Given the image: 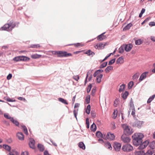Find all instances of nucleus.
<instances>
[{
	"label": "nucleus",
	"instance_id": "36",
	"mask_svg": "<svg viewBox=\"0 0 155 155\" xmlns=\"http://www.w3.org/2000/svg\"><path fill=\"white\" fill-rule=\"evenodd\" d=\"M11 121L16 126L19 127V123L17 120H15L13 118Z\"/></svg>",
	"mask_w": 155,
	"mask_h": 155
},
{
	"label": "nucleus",
	"instance_id": "30",
	"mask_svg": "<svg viewBox=\"0 0 155 155\" xmlns=\"http://www.w3.org/2000/svg\"><path fill=\"white\" fill-rule=\"evenodd\" d=\"M97 126L95 124L93 123V124L91 125L90 127V129L91 130L94 132L95 131L97 130Z\"/></svg>",
	"mask_w": 155,
	"mask_h": 155
},
{
	"label": "nucleus",
	"instance_id": "32",
	"mask_svg": "<svg viewBox=\"0 0 155 155\" xmlns=\"http://www.w3.org/2000/svg\"><path fill=\"white\" fill-rule=\"evenodd\" d=\"M148 147L152 149H155V140L151 142L149 145Z\"/></svg>",
	"mask_w": 155,
	"mask_h": 155
},
{
	"label": "nucleus",
	"instance_id": "14",
	"mask_svg": "<svg viewBox=\"0 0 155 155\" xmlns=\"http://www.w3.org/2000/svg\"><path fill=\"white\" fill-rule=\"evenodd\" d=\"M96 136L98 138H103L104 140H106V137H104L103 134L100 131H97L96 133Z\"/></svg>",
	"mask_w": 155,
	"mask_h": 155
},
{
	"label": "nucleus",
	"instance_id": "29",
	"mask_svg": "<svg viewBox=\"0 0 155 155\" xmlns=\"http://www.w3.org/2000/svg\"><path fill=\"white\" fill-rule=\"evenodd\" d=\"M113 69V67L112 66L109 65L107 66L105 70V71L106 73H108L110 71L112 70Z\"/></svg>",
	"mask_w": 155,
	"mask_h": 155
},
{
	"label": "nucleus",
	"instance_id": "31",
	"mask_svg": "<svg viewBox=\"0 0 155 155\" xmlns=\"http://www.w3.org/2000/svg\"><path fill=\"white\" fill-rule=\"evenodd\" d=\"M4 116L5 118L7 119H9L10 121L12 120V119L13 118V117H11L9 115L8 113H5L4 114Z\"/></svg>",
	"mask_w": 155,
	"mask_h": 155
},
{
	"label": "nucleus",
	"instance_id": "11",
	"mask_svg": "<svg viewBox=\"0 0 155 155\" xmlns=\"http://www.w3.org/2000/svg\"><path fill=\"white\" fill-rule=\"evenodd\" d=\"M84 54H87L88 56L92 57L95 54V53L94 52L91 51V49H88L84 52Z\"/></svg>",
	"mask_w": 155,
	"mask_h": 155
},
{
	"label": "nucleus",
	"instance_id": "49",
	"mask_svg": "<svg viewBox=\"0 0 155 155\" xmlns=\"http://www.w3.org/2000/svg\"><path fill=\"white\" fill-rule=\"evenodd\" d=\"M141 143L143 145H146L147 147L149 144H150V141L149 139H147V140L144 141L143 142V141L142 140V142Z\"/></svg>",
	"mask_w": 155,
	"mask_h": 155
},
{
	"label": "nucleus",
	"instance_id": "54",
	"mask_svg": "<svg viewBox=\"0 0 155 155\" xmlns=\"http://www.w3.org/2000/svg\"><path fill=\"white\" fill-rule=\"evenodd\" d=\"M127 144L123 145L122 146V149L124 152H127Z\"/></svg>",
	"mask_w": 155,
	"mask_h": 155
},
{
	"label": "nucleus",
	"instance_id": "53",
	"mask_svg": "<svg viewBox=\"0 0 155 155\" xmlns=\"http://www.w3.org/2000/svg\"><path fill=\"white\" fill-rule=\"evenodd\" d=\"M139 73H136L132 76L133 80L137 79L139 77Z\"/></svg>",
	"mask_w": 155,
	"mask_h": 155
},
{
	"label": "nucleus",
	"instance_id": "37",
	"mask_svg": "<svg viewBox=\"0 0 155 155\" xmlns=\"http://www.w3.org/2000/svg\"><path fill=\"white\" fill-rule=\"evenodd\" d=\"M134 84V81H130L128 84V88L130 90L132 88V87H133Z\"/></svg>",
	"mask_w": 155,
	"mask_h": 155
},
{
	"label": "nucleus",
	"instance_id": "5",
	"mask_svg": "<svg viewBox=\"0 0 155 155\" xmlns=\"http://www.w3.org/2000/svg\"><path fill=\"white\" fill-rule=\"evenodd\" d=\"M130 128L131 127L127 126V127L125 128L126 130L123 131V134L127 136L130 135L133 132V131H132L133 129H131V130H130Z\"/></svg>",
	"mask_w": 155,
	"mask_h": 155
},
{
	"label": "nucleus",
	"instance_id": "17",
	"mask_svg": "<svg viewBox=\"0 0 155 155\" xmlns=\"http://www.w3.org/2000/svg\"><path fill=\"white\" fill-rule=\"evenodd\" d=\"M129 94V92L127 91H125L124 93L121 94V97L123 100H126Z\"/></svg>",
	"mask_w": 155,
	"mask_h": 155
},
{
	"label": "nucleus",
	"instance_id": "28",
	"mask_svg": "<svg viewBox=\"0 0 155 155\" xmlns=\"http://www.w3.org/2000/svg\"><path fill=\"white\" fill-rule=\"evenodd\" d=\"M124 44L122 45L119 48L118 52L120 54L123 53L125 51V47Z\"/></svg>",
	"mask_w": 155,
	"mask_h": 155
},
{
	"label": "nucleus",
	"instance_id": "4",
	"mask_svg": "<svg viewBox=\"0 0 155 155\" xmlns=\"http://www.w3.org/2000/svg\"><path fill=\"white\" fill-rule=\"evenodd\" d=\"M121 146V144L120 143L117 141H114L113 145L114 149L117 152H119L120 151Z\"/></svg>",
	"mask_w": 155,
	"mask_h": 155
},
{
	"label": "nucleus",
	"instance_id": "19",
	"mask_svg": "<svg viewBox=\"0 0 155 155\" xmlns=\"http://www.w3.org/2000/svg\"><path fill=\"white\" fill-rule=\"evenodd\" d=\"M3 147L5 150H8L9 152L11 151V147L7 144H4L3 145Z\"/></svg>",
	"mask_w": 155,
	"mask_h": 155
},
{
	"label": "nucleus",
	"instance_id": "55",
	"mask_svg": "<svg viewBox=\"0 0 155 155\" xmlns=\"http://www.w3.org/2000/svg\"><path fill=\"white\" fill-rule=\"evenodd\" d=\"M72 55L71 53H68L67 51H65L64 57L71 56Z\"/></svg>",
	"mask_w": 155,
	"mask_h": 155
},
{
	"label": "nucleus",
	"instance_id": "13",
	"mask_svg": "<svg viewBox=\"0 0 155 155\" xmlns=\"http://www.w3.org/2000/svg\"><path fill=\"white\" fill-rule=\"evenodd\" d=\"M103 43L102 42L97 43L96 45L94 46V48L96 49H102L104 48L103 47Z\"/></svg>",
	"mask_w": 155,
	"mask_h": 155
},
{
	"label": "nucleus",
	"instance_id": "22",
	"mask_svg": "<svg viewBox=\"0 0 155 155\" xmlns=\"http://www.w3.org/2000/svg\"><path fill=\"white\" fill-rule=\"evenodd\" d=\"M65 51H58L57 57L60 58L64 57Z\"/></svg>",
	"mask_w": 155,
	"mask_h": 155
},
{
	"label": "nucleus",
	"instance_id": "63",
	"mask_svg": "<svg viewBox=\"0 0 155 155\" xmlns=\"http://www.w3.org/2000/svg\"><path fill=\"white\" fill-rule=\"evenodd\" d=\"M135 155H145L144 154V155H142L141 153V151H136L134 153Z\"/></svg>",
	"mask_w": 155,
	"mask_h": 155
},
{
	"label": "nucleus",
	"instance_id": "50",
	"mask_svg": "<svg viewBox=\"0 0 155 155\" xmlns=\"http://www.w3.org/2000/svg\"><path fill=\"white\" fill-rule=\"evenodd\" d=\"M86 127L88 129L90 127V123L89 118L87 117L86 119Z\"/></svg>",
	"mask_w": 155,
	"mask_h": 155
},
{
	"label": "nucleus",
	"instance_id": "46",
	"mask_svg": "<svg viewBox=\"0 0 155 155\" xmlns=\"http://www.w3.org/2000/svg\"><path fill=\"white\" fill-rule=\"evenodd\" d=\"M6 101L8 102H14L16 101H17L15 99H13L9 97H7L6 98Z\"/></svg>",
	"mask_w": 155,
	"mask_h": 155
},
{
	"label": "nucleus",
	"instance_id": "40",
	"mask_svg": "<svg viewBox=\"0 0 155 155\" xmlns=\"http://www.w3.org/2000/svg\"><path fill=\"white\" fill-rule=\"evenodd\" d=\"M21 55L16 56L13 59V60L16 62L21 61Z\"/></svg>",
	"mask_w": 155,
	"mask_h": 155
},
{
	"label": "nucleus",
	"instance_id": "51",
	"mask_svg": "<svg viewBox=\"0 0 155 155\" xmlns=\"http://www.w3.org/2000/svg\"><path fill=\"white\" fill-rule=\"evenodd\" d=\"M91 114L93 118H94L96 117V114L94 110H92L91 112Z\"/></svg>",
	"mask_w": 155,
	"mask_h": 155
},
{
	"label": "nucleus",
	"instance_id": "3",
	"mask_svg": "<svg viewBox=\"0 0 155 155\" xmlns=\"http://www.w3.org/2000/svg\"><path fill=\"white\" fill-rule=\"evenodd\" d=\"M144 123L143 121H140L137 119L132 124V126L133 127H137L138 128H140L142 127V125Z\"/></svg>",
	"mask_w": 155,
	"mask_h": 155
},
{
	"label": "nucleus",
	"instance_id": "58",
	"mask_svg": "<svg viewBox=\"0 0 155 155\" xmlns=\"http://www.w3.org/2000/svg\"><path fill=\"white\" fill-rule=\"evenodd\" d=\"M132 112L131 114L134 117L135 116V107L132 108Z\"/></svg>",
	"mask_w": 155,
	"mask_h": 155
},
{
	"label": "nucleus",
	"instance_id": "7",
	"mask_svg": "<svg viewBox=\"0 0 155 155\" xmlns=\"http://www.w3.org/2000/svg\"><path fill=\"white\" fill-rule=\"evenodd\" d=\"M148 71H145L143 73L140 75L138 83L140 82L141 81L145 79L147 77V76L148 74Z\"/></svg>",
	"mask_w": 155,
	"mask_h": 155
},
{
	"label": "nucleus",
	"instance_id": "52",
	"mask_svg": "<svg viewBox=\"0 0 155 155\" xmlns=\"http://www.w3.org/2000/svg\"><path fill=\"white\" fill-rule=\"evenodd\" d=\"M129 106H130V108H131V107H132V108L135 107L134 104V102L132 100V98H131L130 102L129 104Z\"/></svg>",
	"mask_w": 155,
	"mask_h": 155
},
{
	"label": "nucleus",
	"instance_id": "12",
	"mask_svg": "<svg viewBox=\"0 0 155 155\" xmlns=\"http://www.w3.org/2000/svg\"><path fill=\"white\" fill-rule=\"evenodd\" d=\"M104 146L105 147L110 150H112V149L111 143L108 141H105Z\"/></svg>",
	"mask_w": 155,
	"mask_h": 155
},
{
	"label": "nucleus",
	"instance_id": "56",
	"mask_svg": "<svg viewBox=\"0 0 155 155\" xmlns=\"http://www.w3.org/2000/svg\"><path fill=\"white\" fill-rule=\"evenodd\" d=\"M17 137H18V139L20 140H24L25 136H21L19 135L18 134H17Z\"/></svg>",
	"mask_w": 155,
	"mask_h": 155
},
{
	"label": "nucleus",
	"instance_id": "26",
	"mask_svg": "<svg viewBox=\"0 0 155 155\" xmlns=\"http://www.w3.org/2000/svg\"><path fill=\"white\" fill-rule=\"evenodd\" d=\"M78 146L80 148L83 150H84L85 149V146L83 142H79L78 143Z\"/></svg>",
	"mask_w": 155,
	"mask_h": 155
},
{
	"label": "nucleus",
	"instance_id": "10",
	"mask_svg": "<svg viewBox=\"0 0 155 155\" xmlns=\"http://www.w3.org/2000/svg\"><path fill=\"white\" fill-rule=\"evenodd\" d=\"M121 140L123 141L124 143H128L130 142L131 139L129 137H124V134H123L121 137Z\"/></svg>",
	"mask_w": 155,
	"mask_h": 155
},
{
	"label": "nucleus",
	"instance_id": "61",
	"mask_svg": "<svg viewBox=\"0 0 155 155\" xmlns=\"http://www.w3.org/2000/svg\"><path fill=\"white\" fill-rule=\"evenodd\" d=\"M110 54H108L105 57V58L103 60H102L101 61V62H103L104 61H105V60H106L108 58H109L110 57Z\"/></svg>",
	"mask_w": 155,
	"mask_h": 155
},
{
	"label": "nucleus",
	"instance_id": "23",
	"mask_svg": "<svg viewBox=\"0 0 155 155\" xmlns=\"http://www.w3.org/2000/svg\"><path fill=\"white\" fill-rule=\"evenodd\" d=\"M124 61V58L121 56L118 58L116 61V64H118L119 63H122Z\"/></svg>",
	"mask_w": 155,
	"mask_h": 155
},
{
	"label": "nucleus",
	"instance_id": "33",
	"mask_svg": "<svg viewBox=\"0 0 155 155\" xmlns=\"http://www.w3.org/2000/svg\"><path fill=\"white\" fill-rule=\"evenodd\" d=\"M21 127H22V130L24 131L25 134L27 135H28V131L25 125H21Z\"/></svg>",
	"mask_w": 155,
	"mask_h": 155
},
{
	"label": "nucleus",
	"instance_id": "27",
	"mask_svg": "<svg viewBox=\"0 0 155 155\" xmlns=\"http://www.w3.org/2000/svg\"><path fill=\"white\" fill-rule=\"evenodd\" d=\"M42 55L41 54H32L31 55V58L34 59H36L40 58Z\"/></svg>",
	"mask_w": 155,
	"mask_h": 155
},
{
	"label": "nucleus",
	"instance_id": "18",
	"mask_svg": "<svg viewBox=\"0 0 155 155\" xmlns=\"http://www.w3.org/2000/svg\"><path fill=\"white\" fill-rule=\"evenodd\" d=\"M21 61L27 62L28 61L30 60V58L24 55H21Z\"/></svg>",
	"mask_w": 155,
	"mask_h": 155
},
{
	"label": "nucleus",
	"instance_id": "41",
	"mask_svg": "<svg viewBox=\"0 0 155 155\" xmlns=\"http://www.w3.org/2000/svg\"><path fill=\"white\" fill-rule=\"evenodd\" d=\"M91 95H87L86 97L85 102L86 103L88 104L90 102Z\"/></svg>",
	"mask_w": 155,
	"mask_h": 155
},
{
	"label": "nucleus",
	"instance_id": "21",
	"mask_svg": "<svg viewBox=\"0 0 155 155\" xmlns=\"http://www.w3.org/2000/svg\"><path fill=\"white\" fill-rule=\"evenodd\" d=\"M133 26V24L131 22L128 24L123 28V31H126L129 29L130 27Z\"/></svg>",
	"mask_w": 155,
	"mask_h": 155
},
{
	"label": "nucleus",
	"instance_id": "48",
	"mask_svg": "<svg viewBox=\"0 0 155 155\" xmlns=\"http://www.w3.org/2000/svg\"><path fill=\"white\" fill-rule=\"evenodd\" d=\"M116 58H114L109 61L108 62V64L111 65L114 64L115 62Z\"/></svg>",
	"mask_w": 155,
	"mask_h": 155
},
{
	"label": "nucleus",
	"instance_id": "35",
	"mask_svg": "<svg viewBox=\"0 0 155 155\" xmlns=\"http://www.w3.org/2000/svg\"><path fill=\"white\" fill-rule=\"evenodd\" d=\"M85 109L86 110V113L87 114H90L91 110V105L90 104H88L87 106L86 109L85 108Z\"/></svg>",
	"mask_w": 155,
	"mask_h": 155
},
{
	"label": "nucleus",
	"instance_id": "44",
	"mask_svg": "<svg viewBox=\"0 0 155 155\" xmlns=\"http://www.w3.org/2000/svg\"><path fill=\"white\" fill-rule=\"evenodd\" d=\"M117 113H118V111L117 110V109H115L114 110V111L113 112V114L114 115L113 118L114 119H116V117L117 116Z\"/></svg>",
	"mask_w": 155,
	"mask_h": 155
},
{
	"label": "nucleus",
	"instance_id": "8",
	"mask_svg": "<svg viewBox=\"0 0 155 155\" xmlns=\"http://www.w3.org/2000/svg\"><path fill=\"white\" fill-rule=\"evenodd\" d=\"M125 47V51L127 52H129L132 49L133 47V45L132 43H129L128 44H124Z\"/></svg>",
	"mask_w": 155,
	"mask_h": 155
},
{
	"label": "nucleus",
	"instance_id": "6",
	"mask_svg": "<svg viewBox=\"0 0 155 155\" xmlns=\"http://www.w3.org/2000/svg\"><path fill=\"white\" fill-rule=\"evenodd\" d=\"M30 140L28 143V145L29 147L32 149H35L36 147L35 146V140L32 138L30 137L29 138Z\"/></svg>",
	"mask_w": 155,
	"mask_h": 155
},
{
	"label": "nucleus",
	"instance_id": "15",
	"mask_svg": "<svg viewBox=\"0 0 155 155\" xmlns=\"http://www.w3.org/2000/svg\"><path fill=\"white\" fill-rule=\"evenodd\" d=\"M96 81L98 83H100L101 81V79L103 77V74H100L97 75L96 76Z\"/></svg>",
	"mask_w": 155,
	"mask_h": 155
},
{
	"label": "nucleus",
	"instance_id": "47",
	"mask_svg": "<svg viewBox=\"0 0 155 155\" xmlns=\"http://www.w3.org/2000/svg\"><path fill=\"white\" fill-rule=\"evenodd\" d=\"M92 87L91 84H89L88 85L86 88L87 90V93H89L90 92Z\"/></svg>",
	"mask_w": 155,
	"mask_h": 155
},
{
	"label": "nucleus",
	"instance_id": "59",
	"mask_svg": "<svg viewBox=\"0 0 155 155\" xmlns=\"http://www.w3.org/2000/svg\"><path fill=\"white\" fill-rule=\"evenodd\" d=\"M119 101V100L117 99V98L116 99H115V100L114 101V106L115 107H117V103L118 101Z\"/></svg>",
	"mask_w": 155,
	"mask_h": 155
},
{
	"label": "nucleus",
	"instance_id": "24",
	"mask_svg": "<svg viewBox=\"0 0 155 155\" xmlns=\"http://www.w3.org/2000/svg\"><path fill=\"white\" fill-rule=\"evenodd\" d=\"M58 100L59 101L61 102L64 104L68 105V103L67 102V101L63 98L61 97H59L58 98Z\"/></svg>",
	"mask_w": 155,
	"mask_h": 155
},
{
	"label": "nucleus",
	"instance_id": "62",
	"mask_svg": "<svg viewBox=\"0 0 155 155\" xmlns=\"http://www.w3.org/2000/svg\"><path fill=\"white\" fill-rule=\"evenodd\" d=\"M21 155H29L28 152L27 151H22L21 153Z\"/></svg>",
	"mask_w": 155,
	"mask_h": 155
},
{
	"label": "nucleus",
	"instance_id": "34",
	"mask_svg": "<svg viewBox=\"0 0 155 155\" xmlns=\"http://www.w3.org/2000/svg\"><path fill=\"white\" fill-rule=\"evenodd\" d=\"M126 86V85L124 84H123L120 86V88L119 89V92H123L124 90V89Z\"/></svg>",
	"mask_w": 155,
	"mask_h": 155
},
{
	"label": "nucleus",
	"instance_id": "1",
	"mask_svg": "<svg viewBox=\"0 0 155 155\" xmlns=\"http://www.w3.org/2000/svg\"><path fill=\"white\" fill-rule=\"evenodd\" d=\"M144 137L143 134L141 133H135L132 136L133 144L136 147L139 145L137 149L142 150L147 147V145H143L142 143V139Z\"/></svg>",
	"mask_w": 155,
	"mask_h": 155
},
{
	"label": "nucleus",
	"instance_id": "45",
	"mask_svg": "<svg viewBox=\"0 0 155 155\" xmlns=\"http://www.w3.org/2000/svg\"><path fill=\"white\" fill-rule=\"evenodd\" d=\"M41 46L38 44H32L30 45L29 48H38L40 47Z\"/></svg>",
	"mask_w": 155,
	"mask_h": 155
},
{
	"label": "nucleus",
	"instance_id": "9",
	"mask_svg": "<svg viewBox=\"0 0 155 155\" xmlns=\"http://www.w3.org/2000/svg\"><path fill=\"white\" fill-rule=\"evenodd\" d=\"M115 135L114 133H112L110 132H108L106 135V137L107 139L111 140H114L115 139Z\"/></svg>",
	"mask_w": 155,
	"mask_h": 155
},
{
	"label": "nucleus",
	"instance_id": "60",
	"mask_svg": "<svg viewBox=\"0 0 155 155\" xmlns=\"http://www.w3.org/2000/svg\"><path fill=\"white\" fill-rule=\"evenodd\" d=\"M12 77V74L11 73L9 74L7 76L6 79L8 80H10Z\"/></svg>",
	"mask_w": 155,
	"mask_h": 155
},
{
	"label": "nucleus",
	"instance_id": "25",
	"mask_svg": "<svg viewBox=\"0 0 155 155\" xmlns=\"http://www.w3.org/2000/svg\"><path fill=\"white\" fill-rule=\"evenodd\" d=\"M103 72V70L101 69L100 68L99 69L96 70L94 73L93 74V76L94 77H95L99 74L102 73Z\"/></svg>",
	"mask_w": 155,
	"mask_h": 155
},
{
	"label": "nucleus",
	"instance_id": "39",
	"mask_svg": "<svg viewBox=\"0 0 155 155\" xmlns=\"http://www.w3.org/2000/svg\"><path fill=\"white\" fill-rule=\"evenodd\" d=\"M155 97V94H153L152 96H150L148 99L147 103V104L150 103L154 98Z\"/></svg>",
	"mask_w": 155,
	"mask_h": 155
},
{
	"label": "nucleus",
	"instance_id": "20",
	"mask_svg": "<svg viewBox=\"0 0 155 155\" xmlns=\"http://www.w3.org/2000/svg\"><path fill=\"white\" fill-rule=\"evenodd\" d=\"M37 147L40 152H43L45 149L44 146L40 143L38 144Z\"/></svg>",
	"mask_w": 155,
	"mask_h": 155
},
{
	"label": "nucleus",
	"instance_id": "64",
	"mask_svg": "<svg viewBox=\"0 0 155 155\" xmlns=\"http://www.w3.org/2000/svg\"><path fill=\"white\" fill-rule=\"evenodd\" d=\"M149 25L150 27H152L155 26V22L151 21L149 24Z\"/></svg>",
	"mask_w": 155,
	"mask_h": 155
},
{
	"label": "nucleus",
	"instance_id": "2",
	"mask_svg": "<svg viewBox=\"0 0 155 155\" xmlns=\"http://www.w3.org/2000/svg\"><path fill=\"white\" fill-rule=\"evenodd\" d=\"M15 26V24H14V26L10 27L8 24H6L0 28V30L10 31L12 30V28H13Z\"/></svg>",
	"mask_w": 155,
	"mask_h": 155
},
{
	"label": "nucleus",
	"instance_id": "38",
	"mask_svg": "<svg viewBox=\"0 0 155 155\" xmlns=\"http://www.w3.org/2000/svg\"><path fill=\"white\" fill-rule=\"evenodd\" d=\"M127 152H130L133 149V147L130 144H127Z\"/></svg>",
	"mask_w": 155,
	"mask_h": 155
},
{
	"label": "nucleus",
	"instance_id": "16",
	"mask_svg": "<svg viewBox=\"0 0 155 155\" xmlns=\"http://www.w3.org/2000/svg\"><path fill=\"white\" fill-rule=\"evenodd\" d=\"M134 40H135V44L136 45H139L142 44L143 41V40L141 38H139L138 39L136 40L135 38L133 39Z\"/></svg>",
	"mask_w": 155,
	"mask_h": 155
},
{
	"label": "nucleus",
	"instance_id": "42",
	"mask_svg": "<svg viewBox=\"0 0 155 155\" xmlns=\"http://www.w3.org/2000/svg\"><path fill=\"white\" fill-rule=\"evenodd\" d=\"M107 61H105L103 63L100 65L99 67V68L101 69H102L104 68L105 67H106L107 66Z\"/></svg>",
	"mask_w": 155,
	"mask_h": 155
},
{
	"label": "nucleus",
	"instance_id": "43",
	"mask_svg": "<svg viewBox=\"0 0 155 155\" xmlns=\"http://www.w3.org/2000/svg\"><path fill=\"white\" fill-rule=\"evenodd\" d=\"M97 91V87L95 86L94 87L91 91V94L92 96L94 97V96L95 93Z\"/></svg>",
	"mask_w": 155,
	"mask_h": 155
},
{
	"label": "nucleus",
	"instance_id": "57",
	"mask_svg": "<svg viewBox=\"0 0 155 155\" xmlns=\"http://www.w3.org/2000/svg\"><path fill=\"white\" fill-rule=\"evenodd\" d=\"M85 50H82L77 51L73 52V53L74 54H77L79 53H81L82 52H84L85 51Z\"/></svg>",
	"mask_w": 155,
	"mask_h": 155
}]
</instances>
